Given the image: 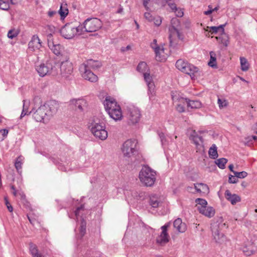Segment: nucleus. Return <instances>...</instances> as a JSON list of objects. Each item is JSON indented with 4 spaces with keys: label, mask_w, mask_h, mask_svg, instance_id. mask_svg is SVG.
I'll use <instances>...</instances> for the list:
<instances>
[{
    "label": "nucleus",
    "mask_w": 257,
    "mask_h": 257,
    "mask_svg": "<svg viewBox=\"0 0 257 257\" xmlns=\"http://www.w3.org/2000/svg\"><path fill=\"white\" fill-rule=\"evenodd\" d=\"M34 107L32 111L36 110L34 112L33 116L34 118L38 122H47L50 119V117L47 115L46 107L42 105V100L39 96H36L33 99Z\"/></svg>",
    "instance_id": "obj_1"
},
{
    "label": "nucleus",
    "mask_w": 257,
    "mask_h": 257,
    "mask_svg": "<svg viewBox=\"0 0 257 257\" xmlns=\"http://www.w3.org/2000/svg\"><path fill=\"white\" fill-rule=\"evenodd\" d=\"M171 26L169 27L170 46L172 48H176L177 46L176 38L183 40L184 36L180 32V25L178 19L172 18L171 21Z\"/></svg>",
    "instance_id": "obj_2"
},
{
    "label": "nucleus",
    "mask_w": 257,
    "mask_h": 257,
    "mask_svg": "<svg viewBox=\"0 0 257 257\" xmlns=\"http://www.w3.org/2000/svg\"><path fill=\"white\" fill-rule=\"evenodd\" d=\"M84 32L82 25L77 26L73 23L66 24L60 30L61 36L65 39H71Z\"/></svg>",
    "instance_id": "obj_3"
},
{
    "label": "nucleus",
    "mask_w": 257,
    "mask_h": 257,
    "mask_svg": "<svg viewBox=\"0 0 257 257\" xmlns=\"http://www.w3.org/2000/svg\"><path fill=\"white\" fill-rule=\"evenodd\" d=\"M121 151L124 157L127 158H135L139 154L137 140L135 139L126 140L122 145Z\"/></svg>",
    "instance_id": "obj_4"
},
{
    "label": "nucleus",
    "mask_w": 257,
    "mask_h": 257,
    "mask_svg": "<svg viewBox=\"0 0 257 257\" xmlns=\"http://www.w3.org/2000/svg\"><path fill=\"white\" fill-rule=\"evenodd\" d=\"M36 69L41 77L47 75L55 76L58 74L57 66L53 60L47 61L45 63L40 64L36 66Z\"/></svg>",
    "instance_id": "obj_5"
},
{
    "label": "nucleus",
    "mask_w": 257,
    "mask_h": 257,
    "mask_svg": "<svg viewBox=\"0 0 257 257\" xmlns=\"http://www.w3.org/2000/svg\"><path fill=\"white\" fill-rule=\"evenodd\" d=\"M156 172L148 166L143 167L139 173L141 182L147 187H151L156 181Z\"/></svg>",
    "instance_id": "obj_6"
},
{
    "label": "nucleus",
    "mask_w": 257,
    "mask_h": 257,
    "mask_svg": "<svg viewBox=\"0 0 257 257\" xmlns=\"http://www.w3.org/2000/svg\"><path fill=\"white\" fill-rule=\"evenodd\" d=\"M90 131L94 136L102 141L106 139L108 136L107 132L105 130V124L102 122L94 121L91 123Z\"/></svg>",
    "instance_id": "obj_7"
},
{
    "label": "nucleus",
    "mask_w": 257,
    "mask_h": 257,
    "mask_svg": "<svg viewBox=\"0 0 257 257\" xmlns=\"http://www.w3.org/2000/svg\"><path fill=\"white\" fill-rule=\"evenodd\" d=\"M176 67L182 72L189 75L191 78H194V74L198 71L197 67L183 59H179L176 61Z\"/></svg>",
    "instance_id": "obj_8"
},
{
    "label": "nucleus",
    "mask_w": 257,
    "mask_h": 257,
    "mask_svg": "<svg viewBox=\"0 0 257 257\" xmlns=\"http://www.w3.org/2000/svg\"><path fill=\"white\" fill-rule=\"evenodd\" d=\"M225 223L222 222V217H218L215 219L211 224L212 235L216 242L219 241L223 237V234L220 232V230L225 227Z\"/></svg>",
    "instance_id": "obj_9"
},
{
    "label": "nucleus",
    "mask_w": 257,
    "mask_h": 257,
    "mask_svg": "<svg viewBox=\"0 0 257 257\" xmlns=\"http://www.w3.org/2000/svg\"><path fill=\"white\" fill-rule=\"evenodd\" d=\"M83 25L84 32H94L102 27V23L97 18H88L84 22Z\"/></svg>",
    "instance_id": "obj_10"
},
{
    "label": "nucleus",
    "mask_w": 257,
    "mask_h": 257,
    "mask_svg": "<svg viewBox=\"0 0 257 257\" xmlns=\"http://www.w3.org/2000/svg\"><path fill=\"white\" fill-rule=\"evenodd\" d=\"M60 69L62 77L66 79L69 78L72 75L73 71V66L71 62L66 60L61 62Z\"/></svg>",
    "instance_id": "obj_11"
},
{
    "label": "nucleus",
    "mask_w": 257,
    "mask_h": 257,
    "mask_svg": "<svg viewBox=\"0 0 257 257\" xmlns=\"http://www.w3.org/2000/svg\"><path fill=\"white\" fill-rule=\"evenodd\" d=\"M128 122L130 124H134L138 123L141 117L140 110L135 107H129L127 109Z\"/></svg>",
    "instance_id": "obj_12"
},
{
    "label": "nucleus",
    "mask_w": 257,
    "mask_h": 257,
    "mask_svg": "<svg viewBox=\"0 0 257 257\" xmlns=\"http://www.w3.org/2000/svg\"><path fill=\"white\" fill-rule=\"evenodd\" d=\"M70 105L80 112L84 113L87 109V102L83 98L72 99L70 101Z\"/></svg>",
    "instance_id": "obj_13"
},
{
    "label": "nucleus",
    "mask_w": 257,
    "mask_h": 257,
    "mask_svg": "<svg viewBox=\"0 0 257 257\" xmlns=\"http://www.w3.org/2000/svg\"><path fill=\"white\" fill-rule=\"evenodd\" d=\"M170 222H168L161 227L162 231L157 237L156 241L161 245H163L169 242V235L167 233V229L170 226Z\"/></svg>",
    "instance_id": "obj_14"
},
{
    "label": "nucleus",
    "mask_w": 257,
    "mask_h": 257,
    "mask_svg": "<svg viewBox=\"0 0 257 257\" xmlns=\"http://www.w3.org/2000/svg\"><path fill=\"white\" fill-rule=\"evenodd\" d=\"M52 33L47 35L48 45L54 54L58 56L63 50L62 46L59 44H55L53 41Z\"/></svg>",
    "instance_id": "obj_15"
},
{
    "label": "nucleus",
    "mask_w": 257,
    "mask_h": 257,
    "mask_svg": "<svg viewBox=\"0 0 257 257\" xmlns=\"http://www.w3.org/2000/svg\"><path fill=\"white\" fill-rule=\"evenodd\" d=\"M47 112V115L51 118L54 114H55L59 107V104L57 101L55 100H51L44 104Z\"/></svg>",
    "instance_id": "obj_16"
},
{
    "label": "nucleus",
    "mask_w": 257,
    "mask_h": 257,
    "mask_svg": "<svg viewBox=\"0 0 257 257\" xmlns=\"http://www.w3.org/2000/svg\"><path fill=\"white\" fill-rule=\"evenodd\" d=\"M82 73V77L86 80L92 82H95L98 80V77L94 74L91 70L85 68V66H80L79 68Z\"/></svg>",
    "instance_id": "obj_17"
},
{
    "label": "nucleus",
    "mask_w": 257,
    "mask_h": 257,
    "mask_svg": "<svg viewBox=\"0 0 257 257\" xmlns=\"http://www.w3.org/2000/svg\"><path fill=\"white\" fill-rule=\"evenodd\" d=\"M144 79L147 83L148 87V94L150 95V97L154 96L155 94V86L153 81L152 76H151L149 73H144Z\"/></svg>",
    "instance_id": "obj_18"
},
{
    "label": "nucleus",
    "mask_w": 257,
    "mask_h": 257,
    "mask_svg": "<svg viewBox=\"0 0 257 257\" xmlns=\"http://www.w3.org/2000/svg\"><path fill=\"white\" fill-rule=\"evenodd\" d=\"M28 45L29 49L32 51H36V50H39L42 47V42L39 37L36 35L32 37Z\"/></svg>",
    "instance_id": "obj_19"
},
{
    "label": "nucleus",
    "mask_w": 257,
    "mask_h": 257,
    "mask_svg": "<svg viewBox=\"0 0 257 257\" xmlns=\"http://www.w3.org/2000/svg\"><path fill=\"white\" fill-rule=\"evenodd\" d=\"M104 106L107 112L110 111V109L116 108L117 106H120L115 100L109 96L105 98L104 101Z\"/></svg>",
    "instance_id": "obj_20"
},
{
    "label": "nucleus",
    "mask_w": 257,
    "mask_h": 257,
    "mask_svg": "<svg viewBox=\"0 0 257 257\" xmlns=\"http://www.w3.org/2000/svg\"><path fill=\"white\" fill-rule=\"evenodd\" d=\"M101 65V63L100 61L97 60H94L92 59H89L81 65V66H85V68L90 70L97 69L99 68Z\"/></svg>",
    "instance_id": "obj_21"
},
{
    "label": "nucleus",
    "mask_w": 257,
    "mask_h": 257,
    "mask_svg": "<svg viewBox=\"0 0 257 257\" xmlns=\"http://www.w3.org/2000/svg\"><path fill=\"white\" fill-rule=\"evenodd\" d=\"M116 108L110 109V111L107 112L110 117L115 120H119L122 117V111L120 106H117Z\"/></svg>",
    "instance_id": "obj_22"
},
{
    "label": "nucleus",
    "mask_w": 257,
    "mask_h": 257,
    "mask_svg": "<svg viewBox=\"0 0 257 257\" xmlns=\"http://www.w3.org/2000/svg\"><path fill=\"white\" fill-rule=\"evenodd\" d=\"M224 195L226 199L230 201L232 205L240 201L241 199L238 195L235 194H231L228 190L225 191Z\"/></svg>",
    "instance_id": "obj_23"
},
{
    "label": "nucleus",
    "mask_w": 257,
    "mask_h": 257,
    "mask_svg": "<svg viewBox=\"0 0 257 257\" xmlns=\"http://www.w3.org/2000/svg\"><path fill=\"white\" fill-rule=\"evenodd\" d=\"M193 143L197 146H202L203 144V139L202 137L199 136L195 131H193L189 137Z\"/></svg>",
    "instance_id": "obj_24"
},
{
    "label": "nucleus",
    "mask_w": 257,
    "mask_h": 257,
    "mask_svg": "<svg viewBox=\"0 0 257 257\" xmlns=\"http://www.w3.org/2000/svg\"><path fill=\"white\" fill-rule=\"evenodd\" d=\"M194 188L197 192L202 194H208L209 192L208 186L203 183H195L194 184Z\"/></svg>",
    "instance_id": "obj_25"
},
{
    "label": "nucleus",
    "mask_w": 257,
    "mask_h": 257,
    "mask_svg": "<svg viewBox=\"0 0 257 257\" xmlns=\"http://www.w3.org/2000/svg\"><path fill=\"white\" fill-rule=\"evenodd\" d=\"M199 211L202 214L208 217H212L215 214L214 209L213 207L210 206H206L204 207V208L201 207V208L199 209Z\"/></svg>",
    "instance_id": "obj_26"
},
{
    "label": "nucleus",
    "mask_w": 257,
    "mask_h": 257,
    "mask_svg": "<svg viewBox=\"0 0 257 257\" xmlns=\"http://www.w3.org/2000/svg\"><path fill=\"white\" fill-rule=\"evenodd\" d=\"M151 47L154 50L156 54V60L159 61H161L163 59L161 58L160 51H164V49H161L159 46L157 45V40L154 39L151 44Z\"/></svg>",
    "instance_id": "obj_27"
},
{
    "label": "nucleus",
    "mask_w": 257,
    "mask_h": 257,
    "mask_svg": "<svg viewBox=\"0 0 257 257\" xmlns=\"http://www.w3.org/2000/svg\"><path fill=\"white\" fill-rule=\"evenodd\" d=\"M173 225L174 227L180 232H184L186 229V226L185 224L182 223V220L180 218L176 219L174 221Z\"/></svg>",
    "instance_id": "obj_28"
},
{
    "label": "nucleus",
    "mask_w": 257,
    "mask_h": 257,
    "mask_svg": "<svg viewBox=\"0 0 257 257\" xmlns=\"http://www.w3.org/2000/svg\"><path fill=\"white\" fill-rule=\"evenodd\" d=\"M30 105V102L27 100H23V110L21 114L20 118L22 119L24 116L29 115L32 112V110L29 111V107Z\"/></svg>",
    "instance_id": "obj_29"
},
{
    "label": "nucleus",
    "mask_w": 257,
    "mask_h": 257,
    "mask_svg": "<svg viewBox=\"0 0 257 257\" xmlns=\"http://www.w3.org/2000/svg\"><path fill=\"white\" fill-rule=\"evenodd\" d=\"M171 95L172 100L174 102H178L184 103L186 101L187 98L181 96L177 91L172 92Z\"/></svg>",
    "instance_id": "obj_30"
},
{
    "label": "nucleus",
    "mask_w": 257,
    "mask_h": 257,
    "mask_svg": "<svg viewBox=\"0 0 257 257\" xmlns=\"http://www.w3.org/2000/svg\"><path fill=\"white\" fill-rule=\"evenodd\" d=\"M185 103L188 107L191 108H199L201 106V103L198 100H190L187 98Z\"/></svg>",
    "instance_id": "obj_31"
},
{
    "label": "nucleus",
    "mask_w": 257,
    "mask_h": 257,
    "mask_svg": "<svg viewBox=\"0 0 257 257\" xmlns=\"http://www.w3.org/2000/svg\"><path fill=\"white\" fill-rule=\"evenodd\" d=\"M226 24L224 25H220V26L218 27L216 26H212L210 27H208V29H209V32L211 33L212 34H216L217 32H220L221 33H224V27H225Z\"/></svg>",
    "instance_id": "obj_32"
},
{
    "label": "nucleus",
    "mask_w": 257,
    "mask_h": 257,
    "mask_svg": "<svg viewBox=\"0 0 257 257\" xmlns=\"http://www.w3.org/2000/svg\"><path fill=\"white\" fill-rule=\"evenodd\" d=\"M137 70L139 72H140L141 73H142L143 74V75H144V73H148L149 69H148L147 64V63L146 62H141L138 64V66L137 67Z\"/></svg>",
    "instance_id": "obj_33"
},
{
    "label": "nucleus",
    "mask_w": 257,
    "mask_h": 257,
    "mask_svg": "<svg viewBox=\"0 0 257 257\" xmlns=\"http://www.w3.org/2000/svg\"><path fill=\"white\" fill-rule=\"evenodd\" d=\"M208 154L210 158L215 159L218 157L217 147L215 144L212 145L208 151Z\"/></svg>",
    "instance_id": "obj_34"
},
{
    "label": "nucleus",
    "mask_w": 257,
    "mask_h": 257,
    "mask_svg": "<svg viewBox=\"0 0 257 257\" xmlns=\"http://www.w3.org/2000/svg\"><path fill=\"white\" fill-rule=\"evenodd\" d=\"M241 69L243 71H246L249 69V63L247 59L243 57H240Z\"/></svg>",
    "instance_id": "obj_35"
},
{
    "label": "nucleus",
    "mask_w": 257,
    "mask_h": 257,
    "mask_svg": "<svg viewBox=\"0 0 257 257\" xmlns=\"http://www.w3.org/2000/svg\"><path fill=\"white\" fill-rule=\"evenodd\" d=\"M19 194L21 196L22 202L26 208L29 210H31V205L30 203L26 200V196L24 193L22 191H20L19 193Z\"/></svg>",
    "instance_id": "obj_36"
},
{
    "label": "nucleus",
    "mask_w": 257,
    "mask_h": 257,
    "mask_svg": "<svg viewBox=\"0 0 257 257\" xmlns=\"http://www.w3.org/2000/svg\"><path fill=\"white\" fill-rule=\"evenodd\" d=\"M210 59L209 62H208V64L209 66L212 67V68H216L217 67L216 61V55L214 52H210Z\"/></svg>",
    "instance_id": "obj_37"
},
{
    "label": "nucleus",
    "mask_w": 257,
    "mask_h": 257,
    "mask_svg": "<svg viewBox=\"0 0 257 257\" xmlns=\"http://www.w3.org/2000/svg\"><path fill=\"white\" fill-rule=\"evenodd\" d=\"M195 202L197 204V207L198 211L199 210V209L201 208V207L204 208V207L207 206V202L204 199L197 198L195 200Z\"/></svg>",
    "instance_id": "obj_38"
},
{
    "label": "nucleus",
    "mask_w": 257,
    "mask_h": 257,
    "mask_svg": "<svg viewBox=\"0 0 257 257\" xmlns=\"http://www.w3.org/2000/svg\"><path fill=\"white\" fill-rule=\"evenodd\" d=\"M227 162V160L224 158H220L215 161L216 164L221 169H223L225 168V164Z\"/></svg>",
    "instance_id": "obj_39"
},
{
    "label": "nucleus",
    "mask_w": 257,
    "mask_h": 257,
    "mask_svg": "<svg viewBox=\"0 0 257 257\" xmlns=\"http://www.w3.org/2000/svg\"><path fill=\"white\" fill-rule=\"evenodd\" d=\"M160 202L158 201V198L155 196H152L150 199V204L153 207L156 208L159 206Z\"/></svg>",
    "instance_id": "obj_40"
},
{
    "label": "nucleus",
    "mask_w": 257,
    "mask_h": 257,
    "mask_svg": "<svg viewBox=\"0 0 257 257\" xmlns=\"http://www.w3.org/2000/svg\"><path fill=\"white\" fill-rule=\"evenodd\" d=\"M86 224L85 221L83 219L81 221L79 232L81 237H82L86 233Z\"/></svg>",
    "instance_id": "obj_41"
},
{
    "label": "nucleus",
    "mask_w": 257,
    "mask_h": 257,
    "mask_svg": "<svg viewBox=\"0 0 257 257\" xmlns=\"http://www.w3.org/2000/svg\"><path fill=\"white\" fill-rule=\"evenodd\" d=\"M59 14H60L61 19H64L68 14V10L67 9H63L62 6L60 7V10L58 11Z\"/></svg>",
    "instance_id": "obj_42"
},
{
    "label": "nucleus",
    "mask_w": 257,
    "mask_h": 257,
    "mask_svg": "<svg viewBox=\"0 0 257 257\" xmlns=\"http://www.w3.org/2000/svg\"><path fill=\"white\" fill-rule=\"evenodd\" d=\"M10 7L9 3L8 1L0 0V9L3 10H7Z\"/></svg>",
    "instance_id": "obj_43"
},
{
    "label": "nucleus",
    "mask_w": 257,
    "mask_h": 257,
    "mask_svg": "<svg viewBox=\"0 0 257 257\" xmlns=\"http://www.w3.org/2000/svg\"><path fill=\"white\" fill-rule=\"evenodd\" d=\"M242 251L246 256H250L254 252V251L252 249L248 248L247 246H244L242 248Z\"/></svg>",
    "instance_id": "obj_44"
},
{
    "label": "nucleus",
    "mask_w": 257,
    "mask_h": 257,
    "mask_svg": "<svg viewBox=\"0 0 257 257\" xmlns=\"http://www.w3.org/2000/svg\"><path fill=\"white\" fill-rule=\"evenodd\" d=\"M186 103L178 102L177 104L176 109L179 112H183L185 111V105Z\"/></svg>",
    "instance_id": "obj_45"
},
{
    "label": "nucleus",
    "mask_w": 257,
    "mask_h": 257,
    "mask_svg": "<svg viewBox=\"0 0 257 257\" xmlns=\"http://www.w3.org/2000/svg\"><path fill=\"white\" fill-rule=\"evenodd\" d=\"M24 160V157L22 156H19L18 158H17V172L19 173H21V172L19 171V169H21L22 168L21 165L23 164L22 161Z\"/></svg>",
    "instance_id": "obj_46"
},
{
    "label": "nucleus",
    "mask_w": 257,
    "mask_h": 257,
    "mask_svg": "<svg viewBox=\"0 0 257 257\" xmlns=\"http://www.w3.org/2000/svg\"><path fill=\"white\" fill-rule=\"evenodd\" d=\"M4 200L6 205L7 206V207L8 209V210L10 212H12L13 211V207L11 205V203L9 202L8 197L7 196H5L4 197Z\"/></svg>",
    "instance_id": "obj_47"
},
{
    "label": "nucleus",
    "mask_w": 257,
    "mask_h": 257,
    "mask_svg": "<svg viewBox=\"0 0 257 257\" xmlns=\"http://www.w3.org/2000/svg\"><path fill=\"white\" fill-rule=\"evenodd\" d=\"M234 175H235L237 178H244L247 176V173L245 171L240 172H234Z\"/></svg>",
    "instance_id": "obj_48"
},
{
    "label": "nucleus",
    "mask_w": 257,
    "mask_h": 257,
    "mask_svg": "<svg viewBox=\"0 0 257 257\" xmlns=\"http://www.w3.org/2000/svg\"><path fill=\"white\" fill-rule=\"evenodd\" d=\"M8 134V131L6 129L0 130V141L4 140Z\"/></svg>",
    "instance_id": "obj_49"
},
{
    "label": "nucleus",
    "mask_w": 257,
    "mask_h": 257,
    "mask_svg": "<svg viewBox=\"0 0 257 257\" xmlns=\"http://www.w3.org/2000/svg\"><path fill=\"white\" fill-rule=\"evenodd\" d=\"M218 104L220 108H222L227 106V103L226 100L219 98L218 99Z\"/></svg>",
    "instance_id": "obj_50"
},
{
    "label": "nucleus",
    "mask_w": 257,
    "mask_h": 257,
    "mask_svg": "<svg viewBox=\"0 0 257 257\" xmlns=\"http://www.w3.org/2000/svg\"><path fill=\"white\" fill-rule=\"evenodd\" d=\"M7 36L10 39H13L16 37V31L14 29L10 30L8 33Z\"/></svg>",
    "instance_id": "obj_51"
},
{
    "label": "nucleus",
    "mask_w": 257,
    "mask_h": 257,
    "mask_svg": "<svg viewBox=\"0 0 257 257\" xmlns=\"http://www.w3.org/2000/svg\"><path fill=\"white\" fill-rule=\"evenodd\" d=\"M84 205H81L80 206L76 208V210L74 212V213L77 219H78V217L79 216V212L81 210H84Z\"/></svg>",
    "instance_id": "obj_52"
},
{
    "label": "nucleus",
    "mask_w": 257,
    "mask_h": 257,
    "mask_svg": "<svg viewBox=\"0 0 257 257\" xmlns=\"http://www.w3.org/2000/svg\"><path fill=\"white\" fill-rule=\"evenodd\" d=\"M238 182V178L235 176V175L232 176L230 175L228 179V182L229 183H236Z\"/></svg>",
    "instance_id": "obj_53"
},
{
    "label": "nucleus",
    "mask_w": 257,
    "mask_h": 257,
    "mask_svg": "<svg viewBox=\"0 0 257 257\" xmlns=\"http://www.w3.org/2000/svg\"><path fill=\"white\" fill-rule=\"evenodd\" d=\"M159 137L160 138L161 141L162 142V144L164 145L166 143V138L165 135L164 133L161 132L158 134Z\"/></svg>",
    "instance_id": "obj_54"
},
{
    "label": "nucleus",
    "mask_w": 257,
    "mask_h": 257,
    "mask_svg": "<svg viewBox=\"0 0 257 257\" xmlns=\"http://www.w3.org/2000/svg\"><path fill=\"white\" fill-rule=\"evenodd\" d=\"M176 15L178 17H183L184 13L182 10L176 9Z\"/></svg>",
    "instance_id": "obj_55"
},
{
    "label": "nucleus",
    "mask_w": 257,
    "mask_h": 257,
    "mask_svg": "<svg viewBox=\"0 0 257 257\" xmlns=\"http://www.w3.org/2000/svg\"><path fill=\"white\" fill-rule=\"evenodd\" d=\"M162 23V20L160 18H158L155 20L154 24L156 26H159Z\"/></svg>",
    "instance_id": "obj_56"
},
{
    "label": "nucleus",
    "mask_w": 257,
    "mask_h": 257,
    "mask_svg": "<svg viewBox=\"0 0 257 257\" xmlns=\"http://www.w3.org/2000/svg\"><path fill=\"white\" fill-rule=\"evenodd\" d=\"M56 14H57V12L54 11H49L48 13V15L50 18L53 17Z\"/></svg>",
    "instance_id": "obj_57"
},
{
    "label": "nucleus",
    "mask_w": 257,
    "mask_h": 257,
    "mask_svg": "<svg viewBox=\"0 0 257 257\" xmlns=\"http://www.w3.org/2000/svg\"><path fill=\"white\" fill-rule=\"evenodd\" d=\"M168 5L172 10L177 9L176 5L174 3H169Z\"/></svg>",
    "instance_id": "obj_58"
},
{
    "label": "nucleus",
    "mask_w": 257,
    "mask_h": 257,
    "mask_svg": "<svg viewBox=\"0 0 257 257\" xmlns=\"http://www.w3.org/2000/svg\"><path fill=\"white\" fill-rule=\"evenodd\" d=\"M145 17L148 19L149 21H151L152 20V17L150 15V13H146L145 14Z\"/></svg>",
    "instance_id": "obj_59"
},
{
    "label": "nucleus",
    "mask_w": 257,
    "mask_h": 257,
    "mask_svg": "<svg viewBox=\"0 0 257 257\" xmlns=\"http://www.w3.org/2000/svg\"><path fill=\"white\" fill-rule=\"evenodd\" d=\"M252 142V139H251V138H249V136H248L247 137H246L245 138V141H244V143L245 144H249L250 143H251Z\"/></svg>",
    "instance_id": "obj_60"
},
{
    "label": "nucleus",
    "mask_w": 257,
    "mask_h": 257,
    "mask_svg": "<svg viewBox=\"0 0 257 257\" xmlns=\"http://www.w3.org/2000/svg\"><path fill=\"white\" fill-rule=\"evenodd\" d=\"M11 188L13 190L12 193L13 194V195L14 196H16V190L15 189V186L14 185H12V187H11Z\"/></svg>",
    "instance_id": "obj_61"
},
{
    "label": "nucleus",
    "mask_w": 257,
    "mask_h": 257,
    "mask_svg": "<svg viewBox=\"0 0 257 257\" xmlns=\"http://www.w3.org/2000/svg\"><path fill=\"white\" fill-rule=\"evenodd\" d=\"M228 168H229V169L230 170V171H231L232 172H233V174H234V172H236L233 171V164H230L228 166Z\"/></svg>",
    "instance_id": "obj_62"
},
{
    "label": "nucleus",
    "mask_w": 257,
    "mask_h": 257,
    "mask_svg": "<svg viewBox=\"0 0 257 257\" xmlns=\"http://www.w3.org/2000/svg\"><path fill=\"white\" fill-rule=\"evenodd\" d=\"M212 12H212V10H209L207 11H205L204 12V14L205 15H209L211 14Z\"/></svg>",
    "instance_id": "obj_63"
},
{
    "label": "nucleus",
    "mask_w": 257,
    "mask_h": 257,
    "mask_svg": "<svg viewBox=\"0 0 257 257\" xmlns=\"http://www.w3.org/2000/svg\"><path fill=\"white\" fill-rule=\"evenodd\" d=\"M48 28L50 30L51 32H54L55 30V27L53 26H48Z\"/></svg>",
    "instance_id": "obj_64"
}]
</instances>
